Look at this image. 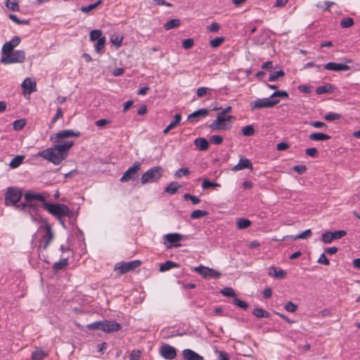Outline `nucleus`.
Instances as JSON below:
<instances>
[{"mask_svg":"<svg viewBox=\"0 0 360 360\" xmlns=\"http://www.w3.org/2000/svg\"><path fill=\"white\" fill-rule=\"evenodd\" d=\"M331 138L330 136L323 134V133H312L309 135V139L311 141H325V140H329Z\"/></svg>","mask_w":360,"mask_h":360,"instance_id":"27","label":"nucleus"},{"mask_svg":"<svg viewBox=\"0 0 360 360\" xmlns=\"http://www.w3.org/2000/svg\"><path fill=\"white\" fill-rule=\"evenodd\" d=\"M13 49L11 45L6 42L2 47V57H8L13 52Z\"/></svg>","mask_w":360,"mask_h":360,"instance_id":"38","label":"nucleus"},{"mask_svg":"<svg viewBox=\"0 0 360 360\" xmlns=\"http://www.w3.org/2000/svg\"><path fill=\"white\" fill-rule=\"evenodd\" d=\"M164 169L161 166L151 167L141 177V184H146L158 181L163 176Z\"/></svg>","mask_w":360,"mask_h":360,"instance_id":"4","label":"nucleus"},{"mask_svg":"<svg viewBox=\"0 0 360 360\" xmlns=\"http://www.w3.org/2000/svg\"><path fill=\"white\" fill-rule=\"evenodd\" d=\"M307 167L305 165H295L292 167V170L298 174H303L307 172Z\"/></svg>","mask_w":360,"mask_h":360,"instance_id":"60","label":"nucleus"},{"mask_svg":"<svg viewBox=\"0 0 360 360\" xmlns=\"http://www.w3.org/2000/svg\"><path fill=\"white\" fill-rule=\"evenodd\" d=\"M79 136V131L76 132L72 129L60 131L50 137V141L56 144L51 148L39 151L36 156L42 158L55 165H59L68 158V152L74 145L73 141H65L58 143L60 139L78 137Z\"/></svg>","mask_w":360,"mask_h":360,"instance_id":"1","label":"nucleus"},{"mask_svg":"<svg viewBox=\"0 0 360 360\" xmlns=\"http://www.w3.org/2000/svg\"><path fill=\"white\" fill-rule=\"evenodd\" d=\"M41 206L56 219L63 218L64 217L72 219L74 217L73 212L65 204L44 202Z\"/></svg>","mask_w":360,"mask_h":360,"instance_id":"2","label":"nucleus"},{"mask_svg":"<svg viewBox=\"0 0 360 360\" xmlns=\"http://www.w3.org/2000/svg\"><path fill=\"white\" fill-rule=\"evenodd\" d=\"M17 209L20 211L29 213L32 218H34V214H36L38 210V207L36 205L31 204L30 202H20L17 205Z\"/></svg>","mask_w":360,"mask_h":360,"instance_id":"15","label":"nucleus"},{"mask_svg":"<svg viewBox=\"0 0 360 360\" xmlns=\"http://www.w3.org/2000/svg\"><path fill=\"white\" fill-rule=\"evenodd\" d=\"M122 326L120 323L114 321H103L102 331L105 333L117 332L121 330Z\"/></svg>","mask_w":360,"mask_h":360,"instance_id":"13","label":"nucleus"},{"mask_svg":"<svg viewBox=\"0 0 360 360\" xmlns=\"http://www.w3.org/2000/svg\"><path fill=\"white\" fill-rule=\"evenodd\" d=\"M245 169H252V164L249 159L246 158H241L238 163L232 168V170L236 172Z\"/></svg>","mask_w":360,"mask_h":360,"instance_id":"18","label":"nucleus"},{"mask_svg":"<svg viewBox=\"0 0 360 360\" xmlns=\"http://www.w3.org/2000/svg\"><path fill=\"white\" fill-rule=\"evenodd\" d=\"M284 309L289 312H295L297 309V305L292 302H288L284 306Z\"/></svg>","mask_w":360,"mask_h":360,"instance_id":"59","label":"nucleus"},{"mask_svg":"<svg viewBox=\"0 0 360 360\" xmlns=\"http://www.w3.org/2000/svg\"><path fill=\"white\" fill-rule=\"evenodd\" d=\"M102 31L100 30H94L90 32V40L91 41H96L98 40V39L103 37L102 36Z\"/></svg>","mask_w":360,"mask_h":360,"instance_id":"47","label":"nucleus"},{"mask_svg":"<svg viewBox=\"0 0 360 360\" xmlns=\"http://www.w3.org/2000/svg\"><path fill=\"white\" fill-rule=\"evenodd\" d=\"M209 114V110L206 108H202L194 111L188 116V120L191 122H197L200 119L205 117Z\"/></svg>","mask_w":360,"mask_h":360,"instance_id":"17","label":"nucleus"},{"mask_svg":"<svg viewBox=\"0 0 360 360\" xmlns=\"http://www.w3.org/2000/svg\"><path fill=\"white\" fill-rule=\"evenodd\" d=\"M105 37H103L97 41L96 45H95V50L97 53H101L104 48H105Z\"/></svg>","mask_w":360,"mask_h":360,"instance_id":"37","label":"nucleus"},{"mask_svg":"<svg viewBox=\"0 0 360 360\" xmlns=\"http://www.w3.org/2000/svg\"><path fill=\"white\" fill-rule=\"evenodd\" d=\"M233 304L244 310H246L248 308V304L246 302L238 299L237 296L234 297Z\"/></svg>","mask_w":360,"mask_h":360,"instance_id":"42","label":"nucleus"},{"mask_svg":"<svg viewBox=\"0 0 360 360\" xmlns=\"http://www.w3.org/2000/svg\"><path fill=\"white\" fill-rule=\"evenodd\" d=\"M323 68L326 70H333V71H346L349 70V66L346 64L337 63L333 62L328 63L327 64L323 65Z\"/></svg>","mask_w":360,"mask_h":360,"instance_id":"19","label":"nucleus"},{"mask_svg":"<svg viewBox=\"0 0 360 360\" xmlns=\"http://www.w3.org/2000/svg\"><path fill=\"white\" fill-rule=\"evenodd\" d=\"M279 103L278 99H272L269 98H258L250 103L251 110H257L264 108H271Z\"/></svg>","mask_w":360,"mask_h":360,"instance_id":"8","label":"nucleus"},{"mask_svg":"<svg viewBox=\"0 0 360 360\" xmlns=\"http://www.w3.org/2000/svg\"><path fill=\"white\" fill-rule=\"evenodd\" d=\"M164 238L167 248H178L181 246L178 243L183 239V236L178 233H168L165 235Z\"/></svg>","mask_w":360,"mask_h":360,"instance_id":"11","label":"nucleus"},{"mask_svg":"<svg viewBox=\"0 0 360 360\" xmlns=\"http://www.w3.org/2000/svg\"><path fill=\"white\" fill-rule=\"evenodd\" d=\"M22 191L16 187H8L4 195L5 205L6 206H15L17 208L18 202L22 198Z\"/></svg>","mask_w":360,"mask_h":360,"instance_id":"5","label":"nucleus"},{"mask_svg":"<svg viewBox=\"0 0 360 360\" xmlns=\"http://www.w3.org/2000/svg\"><path fill=\"white\" fill-rule=\"evenodd\" d=\"M181 119V115L180 113H177L174 116V120L169 123V124L164 129L163 133L167 134L171 129H174L176 126H177Z\"/></svg>","mask_w":360,"mask_h":360,"instance_id":"29","label":"nucleus"},{"mask_svg":"<svg viewBox=\"0 0 360 360\" xmlns=\"http://www.w3.org/2000/svg\"><path fill=\"white\" fill-rule=\"evenodd\" d=\"M236 120L233 115H227L223 111L219 112L217 118L210 125L213 131L227 130L231 128L232 122Z\"/></svg>","mask_w":360,"mask_h":360,"instance_id":"3","label":"nucleus"},{"mask_svg":"<svg viewBox=\"0 0 360 360\" xmlns=\"http://www.w3.org/2000/svg\"><path fill=\"white\" fill-rule=\"evenodd\" d=\"M25 200L27 202H30L33 200H38L44 203L46 201V196L44 193H34L32 191H27L24 195Z\"/></svg>","mask_w":360,"mask_h":360,"instance_id":"16","label":"nucleus"},{"mask_svg":"<svg viewBox=\"0 0 360 360\" xmlns=\"http://www.w3.org/2000/svg\"><path fill=\"white\" fill-rule=\"evenodd\" d=\"M191 174L190 170L187 167H182L177 169L174 174V176L177 179L181 178L183 176H189Z\"/></svg>","mask_w":360,"mask_h":360,"instance_id":"40","label":"nucleus"},{"mask_svg":"<svg viewBox=\"0 0 360 360\" xmlns=\"http://www.w3.org/2000/svg\"><path fill=\"white\" fill-rule=\"evenodd\" d=\"M184 199L185 200H190L193 205H197L200 202V199L198 197L191 195L189 193L184 194Z\"/></svg>","mask_w":360,"mask_h":360,"instance_id":"50","label":"nucleus"},{"mask_svg":"<svg viewBox=\"0 0 360 360\" xmlns=\"http://www.w3.org/2000/svg\"><path fill=\"white\" fill-rule=\"evenodd\" d=\"M333 91L334 86L331 84H326V85L318 86L316 89V93L317 94H323L333 93Z\"/></svg>","mask_w":360,"mask_h":360,"instance_id":"26","label":"nucleus"},{"mask_svg":"<svg viewBox=\"0 0 360 360\" xmlns=\"http://www.w3.org/2000/svg\"><path fill=\"white\" fill-rule=\"evenodd\" d=\"M333 4H334V2H332V1H324L323 3H319V4H316V6L319 8L323 9V11H328L330 9V6H332Z\"/></svg>","mask_w":360,"mask_h":360,"instance_id":"53","label":"nucleus"},{"mask_svg":"<svg viewBox=\"0 0 360 360\" xmlns=\"http://www.w3.org/2000/svg\"><path fill=\"white\" fill-rule=\"evenodd\" d=\"M286 274V272L283 269L275 266H270L269 268V275L275 278H284Z\"/></svg>","mask_w":360,"mask_h":360,"instance_id":"22","label":"nucleus"},{"mask_svg":"<svg viewBox=\"0 0 360 360\" xmlns=\"http://www.w3.org/2000/svg\"><path fill=\"white\" fill-rule=\"evenodd\" d=\"M68 265V259L67 258L60 259L58 262H55L52 266L54 273L58 272L60 270L65 269Z\"/></svg>","mask_w":360,"mask_h":360,"instance_id":"24","label":"nucleus"},{"mask_svg":"<svg viewBox=\"0 0 360 360\" xmlns=\"http://www.w3.org/2000/svg\"><path fill=\"white\" fill-rule=\"evenodd\" d=\"M23 159H24V156L17 155L11 160V161L10 162L9 166L11 168H16L22 164Z\"/></svg>","mask_w":360,"mask_h":360,"instance_id":"34","label":"nucleus"},{"mask_svg":"<svg viewBox=\"0 0 360 360\" xmlns=\"http://www.w3.org/2000/svg\"><path fill=\"white\" fill-rule=\"evenodd\" d=\"M284 72L283 70L276 71L271 74L269 77V81L274 82L278 79L279 77H282L284 75Z\"/></svg>","mask_w":360,"mask_h":360,"instance_id":"55","label":"nucleus"},{"mask_svg":"<svg viewBox=\"0 0 360 360\" xmlns=\"http://www.w3.org/2000/svg\"><path fill=\"white\" fill-rule=\"evenodd\" d=\"M22 87L25 91L28 90V93L30 94L37 90L36 82L27 77L22 82Z\"/></svg>","mask_w":360,"mask_h":360,"instance_id":"21","label":"nucleus"},{"mask_svg":"<svg viewBox=\"0 0 360 360\" xmlns=\"http://www.w3.org/2000/svg\"><path fill=\"white\" fill-rule=\"evenodd\" d=\"M194 143L200 150L205 151L209 148V142L205 138H197L195 139Z\"/></svg>","mask_w":360,"mask_h":360,"instance_id":"23","label":"nucleus"},{"mask_svg":"<svg viewBox=\"0 0 360 360\" xmlns=\"http://www.w3.org/2000/svg\"><path fill=\"white\" fill-rule=\"evenodd\" d=\"M255 130L252 125H247L242 129V134L245 136L254 135Z\"/></svg>","mask_w":360,"mask_h":360,"instance_id":"44","label":"nucleus"},{"mask_svg":"<svg viewBox=\"0 0 360 360\" xmlns=\"http://www.w3.org/2000/svg\"><path fill=\"white\" fill-rule=\"evenodd\" d=\"M276 97L280 98H288V94L286 91L282 90V91H274L270 96V98L272 99H276Z\"/></svg>","mask_w":360,"mask_h":360,"instance_id":"51","label":"nucleus"},{"mask_svg":"<svg viewBox=\"0 0 360 360\" xmlns=\"http://www.w3.org/2000/svg\"><path fill=\"white\" fill-rule=\"evenodd\" d=\"M179 264L174 262L170 260L166 261L165 263L160 264V271L164 272L168 271L172 268H178L179 267Z\"/></svg>","mask_w":360,"mask_h":360,"instance_id":"28","label":"nucleus"},{"mask_svg":"<svg viewBox=\"0 0 360 360\" xmlns=\"http://www.w3.org/2000/svg\"><path fill=\"white\" fill-rule=\"evenodd\" d=\"M63 112L62 109L60 108H58L55 116L51 120V124H53L54 123H56V121L58 119L63 117Z\"/></svg>","mask_w":360,"mask_h":360,"instance_id":"61","label":"nucleus"},{"mask_svg":"<svg viewBox=\"0 0 360 360\" xmlns=\"http://www.w3.org/2000/svg\"><path fill=\"white\" fill-rule=\"evenodd\" d=\"M223 139L220 135H213L210 138V142L214 145H219L222 143Z\"/></svg>","mask_w":360,"mask_h":360,"instance_id":"54","label":"nucleus"},{"mask_svg":"<svg viewBox=\"0 0 360 360\" xmlns=\"http://www.w3.org/2000/svg\"><path fill=\"white\" fill-rule=\"evenodd\" d=\"M141 264V262L139 259L131 261L129 262H118L115 266V271L119 274H124L130 271H133Z\"/></svg>","mask_w":360,"mask_h":360,"instance_id":"7","label":"nucleus"},{"mask_svg":"<svg viewBox=\"0 0 360 360\" xmlns=\"http://www.w3.org/2000/svg\"><path fill=\"white\" fill-rule=\"evenodd\" d=\"M251 225V221L245 218H240L237 221V227L239 229H243L249 227Z\"/></svg>","mask_w":360,"mask_h":360,"instance_id":"35","label":"nucleus"},{"mask_svg":"<svg viewBox=\"0 0 360 360\" xmlns=\"http://www.w3.org/2000/svg\"><path fill=\"white\" fill-rule=\"evenodd\" d=\"M180 24H181V21L179 19H172V20L167 21L164 25V28L166 30H169L171 29L179 27L180 25Z\"/></svg>","mask_w":360,"mask_h":360,"instance_id":"32","label":"nucleus"},{"mask_svg":"<svg viewBox=\"0 0 360 360\" xmlns=\"http://www.w3.org/2000/svg\"><path fill=\"white\" fill-rule=\"evenodd\" d=\"M25 59V53L22 50H16L8 57H1V62L5 64L22 63Z\"/></svg>","mask_w":360,"mask_h":360,"instance_id":"10","label":"nucleus"},{"mask_svg":"<svg viewBox=\"0 0 360 360\" xmlns=\"http://www.w3.org/2000/svg\"><path fill=\"white\" fill-rule=\"evenodd\" d=\"M193 44H194V40L191 38L186 39L182 41V46L186 50L192 48Z\"/></svg>","mask_w":360,"mask_h":360,"instance_id":"56","label":"nucleus"},{"mask_svg":"<svg viewBox=\"0 0 360 360\" xmlns=\"http://www.w3.org/2000/svg\"><path fill=\"white\" fill-rule=\"evenodd\" d=\"M220 293L226 297H231L233 298L236 297V293L235 292L234 290L231 287H226L223 288L222 290H220Z\"/></svg>","mask_w":360,"mask_h":360,"instance_id":"39","label":"nucleus"},{"mask_svg":"<svg viewBox=\"0 0 360 360\" xmlns=\"http://www.w3.org/2000/svg\"><path fill=\"white\" fill-rule=\"evenodd\" d=\"M86 327L89 330H99L102 331L103 321H95L86 325Z\"/></svg>","mask_w":360,"mask_h":360,"instance_id":"48","label":"nucleus"},{"mask_svg":"<svg viewBox=\"0 0 360 360\" xmlns=\"http://www.w3.org/2000/svg\"><path fill=\"white\" fill-rule=\"evenodd\" d=\"M342 117V115L337 112H330L326 114L323 118L327 121H334L340 120Z\"/></svg>","mask_w":360,"mask_h":360,"instance_id":"41","label":"nucleus"},{"mask_svg":"<svg viewBox=\"0 0 360 360\" xmlns=\"http://www.w3.org/2000/svg\"><path fill=\"white\" fill-rule=\"evenodd\" d=\"M43 228L45 231V233L42 236V239L44 242L42 245V248L44 250H46L53 238V233L52 231L51 226L49 224H48V223L45 224V225Z\"/></svg>","mask_w":360,"mask_h":360,"instance_id":"14","label":"nucleus"},{"mask_svg":"<svg viewBox=\"0 0 360 360\" xmlns=\"http://www.w3.org/2000/svg\"><path fill=\"white\" fill-rule=\"evenodd\" d=\"M224 40L225 39L223 37H216L210 40V44L212 47L217 48L220 46L224 41Z\"/></svg>","mask_w":360,"mask_h":360,"instance_id":"52","label":"nucleus"},{"mask_svg":"<svg viewBox=\"0 0 360 360\" xmlns=\"http://www.w3.org/2000/svg\"><path fill=\"white\" fill-rule=\"evenodd\" d=\"M141 165L139 162H135L133 165L125 172L120 178L121 182H128L129 181H135L139 177V172L141 170Z\"/></svg>","mask_w":360,"mask_h":360,"instance_id":"6","label":"nucleus"},{"mask_svg":"<svg viewBox=\"0 0 360 360\" xmlns=\"http://www.w3.org/2000/svg\"><path fill=\"white\" fill-rule=\"evenodd\" d=\"M333 240L332 232L327 231L322 234V241L324 243H330Z\"/></svg>","mask_w":360,"mask_h":360,"instance_id":"57","label":"nucleus"},{"mask_svg":"<svg viewBox=\"0 0 360 360\" xmlns=\"http://www.w3.org/2000/svg\"><path fill=\"white\" fill-rule=\"evenodd\" d=\"M354 24V21L352 18H343L340 22V26L342 28L350 27Z\"/></svg>","mask_w":360,"mask_h":360,"instance_id":"49","label":"nucleus"},{"mask_svg":"<svg viewBox=\"0 0 360 360\" xmlns=\"http://www.w3.org/2000/svg\"><path fill=\"white\" fill-rule=\"evenodd\" d=\"M141 352L139 350H133L129 356V360H139Z\"/></svg>","mask_w":360,"mask_h":360,"instance_id":"63","label":"nucleus"},{"mask_svg":"<svg viewBox=\"0 0 360 360\" xmlns=\"http://www.w3.org/2000/svg\"><path fill=\"white\" fill-rule=\"evenodd\" d=\"M25 124H26L25 120L20 119V120H17L13 122V127L15 130H20L25 127Z\"/></svg>","mask_w":360,"mask_h":360,"instance_id":"46","label":"nucleus"},{"mask_svg":"<svg viewBox=\"0 0 360 360\" xmlns=\"http://www.w3.org/2000/svg\"><path fill=\"white\" fill-rule=\"evenodd\" d=\"M305 153L312 158H316L319 155V152L316 148H309L305 150Z\"/></svg>","mask_w":360,"mask_h":360,"instance_id":"62","label":"nucleus"},{"mask_svg":"<svg viewBox=\"0 0 360 360\" xmlns=\"http://www.w3.org/2000/svg\"><path fill=\"white\" fill-rule=\"evenodd\" d=\"M160 355L165 359L172 360L176 356V351L169 345H163L160 349Z\"/></svg>","mask_w":360,"mask_h":360,"instance_id":"12","label":"nucleus"},{"mask_svg":"<svg viewBox=\"0 0 360 360\" xmlns=\"http://www.w3.org/2000/svg\"><path fill=\"white\" fill-rule=\"evenodd\" d=\"M6 6L9 10L13 11H18L20 9L18 0H6Z\"/></svg>","mask_w":360,"mask_h":360,"instance_id":"33","label":"nucleus"},{"mask_svg":"<svg viewBox=\"0 0 360 360\" xmlns=\"http://www.w3.org/2000/svg\"><path fill=\"white\" fill-rule=\"evenodd\" d=\"M215 353H217L219 355V360H229V356L226 352L216 350Z\"/></svg>","mask_w":360,"mask_h":360,"instance_id":"64","label":"nucleus"},{"mask_svg":"<svg viewBox=\"0 0 360 360\" xmlns=\"http://www.w3.org/2000/svg\"><path fill=\"white\" fill-rule=\"evenodd\" d=\"M208 212L207 211L196 210L191 212V217L193 219H199L202 217L207 216Z\"/></svg>","mask_w":360,"mask_h":360,"instance_id":"43","label":"nucleus"},{"mask_svg":"<svg viewBox=\"0 0 360 360\" xmlns=\"http://www.w3.org/2000/svg\"><path fill=\"white\" fill-rule=\"evenodd\" d=\"M309 124L311 127L319 129H327L328 126L323 122L321 121H311L309 122Z\"/></svg>","mask_w":360,"mask_h":360,"instance_id":"58","label":"nucleus"},{"mask_svg":"<svg viewBox=\"0 0 360 360\" xmlns=\"http://www.w3.org/2000/svg\"><path fill=\"white\" fill-rule=\"evenodd\" d=\"M184 358L186 360H204L202 356L197 354L190 349H186L183 351Z\"/></svg>","mask_w":360,"mask_h":360,"instance_id":"20","label":"nucleus"},{"mask_svg":"<svg viewBox=\"0 0 360 360\" xmlns=\"http://www.w3.org/2000/svg\"><path fill=\"white\" fill-rule=\"evenodd\" d=\"M252 313L257 318H269L270 316L267 311L260 307H256Z\"/></svg>","mask_w":360,"mask_h":360,"instance_id":"30","label":"nucleus"},{"mask_svg":"<svg viewBox=\"0 0 360 360\" xmlns=\"http://www.w3.org/2000/svg\"><path fill=\"white\" fill-rule=\"evenodd\" d=\"M194 271L198 272L200 276H202L205 279L210 278H219L221 276V274L219 271H217L214 269H211L202 265H200L194 269Z\"/></svg>","mask_w":360,"mask_h":360,"instance_id":"9","label":"nucleus"},{"mask_svg":"<svg viewBox=\"0 0 360 360\" xmlns=\"http://www.w3.org/2000/svg\"><path fill=\"white\" fill-rule=\"evenodd\" d=\"M181 186L176 181H173L169 184L165 188V191L169 195L175 194L179 188H180Z\"/></svg>","mask_w":360,"mask_h":360,"instance_id":"25","label":"nucleus"},{"mask_svg":"<svg viewBox=\"0 0 360 360\" xmlns=\"http://www.w3.org/2000/svg\"><path fill=\"white\" fill-rule=\"evenodd\" d=\"M47 356V354L42 350H36L32 352L31 360H42Z\"/></svg>","mask_w":360,"mask_h":360,"instance_id":"36","label":"nucleus"},{"mask_svg":"<svg viewBox=\"0 0 360 360\" xmlns=\"http://www.w3.org/2000/svg\"><path fill=\"white\" fill-rule=\"evenodd\" d=\"M220 187V185L216 182H212L207 179H204L202 184V188L203 189H208L210 188H217Z\"/></svg>","mask_w":360,"mask_h":360,"instance_id":"45","label":"nucleus"},{"mask_svg":"<svg viewBox=\"0 0 360 360\" xmlns=\"http://www.w3.org/2000/svg\"><path fill=\"white\" fill-rule=\"evenodd\" d=\"M312 235V232L311 229H307L304 231V232L296 235V236H288L285 238H290L293 240H297V239H306L309 238Z\"/></svg>","mask_w":360,"mask_h":360,"instance_id":"31","label":"nucleus"}]
</instances>
